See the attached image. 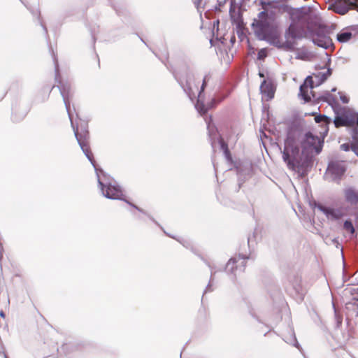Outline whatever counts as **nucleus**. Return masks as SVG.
<instances>
[{
	"label": "nucleus",
	"instance_id": "nucleus-31",
	"mask_svg": "<svg viewBox=\"0 0 358 358\" xmlns=\"http://www.w3.org/2000/svg\"><path fill=\"white\" fill-rule=\"evenodd\" d=\"M215 274V272L213 271V270L211 269V277H210V282L209 284L208 285L207 287H206V289L205 291V292L209 289V287L210 286V283L212 282V281L213 280V275Z\"/></svg>",
	"mask_w": 358,
	"mask_h": 358
},
{
	"label": "nucleus",
	"instance_id": "nucleus-35",
	"mask_svg": "<svg viewBox=\"0 0 358 358\" xmlns=\"http://www.w3.org/2000/svg\"><path fill=\"white\" fill-rule=\"evenodd\" d=\"M229 1H230V10H229V11L231 12L234 0H229Z\"/></svg>",
	"mask_w": 358,
	"mask_h": 358
},
{
	"label": "nucleus",
	"instance_id": "nucleus-3",
	"mask_svg": "<svg viewBox=\"0 0 358 358\" xmlns=\"http://www.w3.org/2000/svg\"><path fill=\"white\" fill-rule=\"evenodd\" d=\"M252 27L258 39L266 41L275 47L280 44L279 25L273 15L266 11L260 12L252 23Z\"/></svg>",
	"mask_w": 358,
	"mask_h": 358
},
{
	"label": "nucleus",
	"instance_id": "nucleus-12",
	"mask_svg": "<svg viewBox=\"0 0 358 358\" xmlns=\"http://www.w3.org/2000/svg\"><path fill=\"white\" fill-rule=\"evenodd\" d=\"M316 208L323 213L328 220L332 221L338 220L345 215L342 208L327 207L322 204L317 205Z\"/></svg>",
	"mask_w": 358,
	"mask_h": 358
},
{
	"label": "nucleus",
	"instance_id": "nucleus-25",
	"mask_svg": "<svg viewBox=\"0 0 358 358\" xmlns=\"http://www.w3.org/2000/svg\"><path fill=\"white\" fill-rule=\"evenodd\" d=\"M352 139H353L354 143L358 144V130L357 129H354Z\"/></svg>",
	"mask_w": 358,
	"mask_h": 358
},
{
	"label": "nucleus",
	"instance_id": "nucleus-1",
	"mask_svg": "<svg viewBox=\"0 0 358 358\" xmlns=\"http://www.w3.org/2000/svg\"><path fill=\"white\" fill-rule=\"evenodd\" d=\"M53 61L55 69V80L59 83L57 87L59 88L60 94L63 98V101L71 121V124L73 128L74 135L83 153L85 155L95 169L98 179V184L102 194L109 199L122 200L123 199V193L121 187L116 183V182H111L109 181L108 179L105 178L106 176L103 171L102 170H98L96 166L95 161L90 150L87 142L88 131L87 124L85 123H80L79 125V124L77 123L76 126H75L73 124L70 113V98L71 97V86L69 83H62L59 80V65L57 59L55 55H53Z\"/></svg>",
	"mask_w": 358,
	"mask_h": 358
},
{
	"label": "nucleus",
	"instance_id": "nucleus-15",
	"mask_svg": "<svg viewBox=\"0 0 358 358\" xmlns=\"http://www.w3.org/2000/svg\"><path fill=\"white\" fill-rule=\"evenodd\" d=\"M348 127L358 126V113L348 110L344 113Z\"/></svg>",
	"mask_w": 358,
	"mask_h": 358
},
{
	"label": "nucleus",
	"instance_id": "nucleus-8",
	"mask_svg": "<svg viewBox=\"0 0 358 358\" xmlns=\"http://www.w3.org/2000/svg\"><path fill=\"white\" fill-rule=\"evenodd\" d=\"M314 84L313 77L308 76L304 83L300 86L299 96L305 102H308L311 100V96L315 98V95L313 92Z\"/></svg>",
	"mask_w": 358,
	"mask_h": 358
},
{
	"label": "nucleus",
	"instance_id": "nucleus-37",
	"mask_svg": "<svg viewBox=\"0 0 358 358\" xmlns=\"http://www.w3.org/2000/svg\"><path fill=\"white\" fill-rule=\"evenodd\" d=\"M346 291H348V292L352 293V289H351V288H350V289H346Z\"/></svg>",
	"mask_w": 358,
	"mask_h": 358
},
{
	"label": "nucleus",
	"instance_id": "nucleus-7",
	"mask_svg": "<svg viewBox=\"0 0 358 358\" xmlns=\"http://www.w3.org/2000/svg\"><path fill=\"white\" fill-rule=\"evenodd\" d=\"M310 37L314 44L324 49H328L333 46L332 40L326 34L323 27H319L315 30L312 31Z\"/></svg>",
	"mask_w": 358,
	"mask_h": 358
},
{
	"label": "nucleus",
	"instance_id": "nucleus-19",
	"mask_svg": "<svg viewBox=\"0 0 358 358\" xmlns=\"http://www.w3.org/2000/svg\"><path fill=\"white\" fill-rule=\"evenodd\" d=\"M290 336L288 338H284L285 341L287 343H289L291 345H293L294 346L296 347L297 348H299V345L297 342V340L296 338L295 334L292 330H290Z\"/></svg>",
	"mask_w": 358,
	"mask_h": 358
},
{
	"label": "nucleus",
	"instance_id": "nucleus-23",
	"mask_svg": "<svg viewBox=\"0 0 358 358\" xmlns=\"http://www.w3.org/2000/svg\"><path fill=\"white\" fill-rule=\"evenodd\" d=\"M343 229L350 232V234L355 233V227L352 224V222L350 220H345L343 224Z\"/></svg>",
	"mask_w": 358,
	"mask_h": 358
},
{
	"label": "nucleus",
	"instance_id": "nucleus-9",
	"mask_svg": "<svg viewBox=\"0 0 358 358\" xmlns=\"http://www.w3.org/2000/svg\"><path fill=\"white\" fill-rule=\"evenodd\" d=\"M246 259H248V257L245 255H239L238 258H231L226 265V271L234 273L235 275L238 271L243 272L245 269V261Z\"/></svg>",
	"mask_w": 358,
	"mask_h": 358
},
{
	"label": "nucleus",
	"instance_id": "nucleus-38",
	"mask_svg": "<svg viewBox=\"0 0 358 358\" xmlns=\"http://www.w3.org/2000/svg\"><path fill=\"white\" fill-rule=\"evenodd\" d=\"M259 76H260V77H264V74H263V73H259Z\"/></svg>",
	"mask_w": 358,
	"mask_h": 358
},
{
	"label": "nucleus",
	"instance_id": "nucleus-36",
	"mask_svg": "<svg viewBox=\"0 0 358 358\" xmlns=\"http://www.w3.org/2000/svg\"><path fill=\"white\" fill-rule=\"evenodd\" d=\"M0 315H1V317H5V313H4L3 311H1V312H0Z\"/></svg>",
	"mask_w": 358,
	"mask_h": 358
},
{
	"label": "nucleus",
	"instance_id": "nucleus-27",
	"mask_svg": "<svg viewBox=\"0 0 358 358\" xmlns=\"http://www.w3.org/2000/svg\"><path fill=\"white\" fill-rule=\"evenodd\" d=\"M296 58L299 59H306V53L304 52H299L296 55Z\"/></svg>",
	"mask_w": 358,
	"mask_h": 358
},
{
	"label": "nucleus",
	"instance_id": "nucleus-4",
	"mask_svg": "<svg viewBox=\"0 0 358 358\" xmlns=\"http://www.w3.org/2000/svg\"><path fill=\"white\" fill-rule=\"evenodd\" d=\"M282 154L284 162L292 171L304 168L308 165V156L304 154L303 150L300 151L299 143L291 136H288L285 139Z\"/></svg>",
	"mask_w": 358,
	"mask_h": 358
},
{
	"label": "nucleus",
	"instance_id": "nucleus-13",
	"mask_svg": "<svg viewBox=\"0 0 358 358\" xmlns=\"http://www.w3.org/2000/svg\"><path fill=\"white\" fill-rule=\"evenodd\" d=\"M344 196L345 201L350 205L358 204V189L349 187L344 189Z\"/></svg>",
	"mask_w": 358,
	"mask_h": 358
},
{
	"label": "nucleus",
	"instance_id": "nucleus-5",
	"mask_svg": "<svg viewBox=\"0 0 358 358\" xmlns=\"http://www.w3.org/2000/svg\"><path fill=\"white\" fill-rule=\"evenodd\" d=\"M324 143L323 138L314 136L312 133L308 132L306 134L303 141L301 142V147L304 154L308 156V162L311 161L313 153L317 155L322 149Z\"/></svg>",
	"mask_w": 358,
	"mask_h": 358
},
{
	"label": "nucleus",
	"instance_id": "nucleus-30",
	"mask_svg": "<svg viewBox=\"0 0 358 358\" xmlns=\"http://www.w3.org/2000/svg\"><path fill=\"white\" fill-rule=\"evenodd\" d=\"M178 241L180 243H181L183 245V246H185V248H189V246L190 245V243L187 241H186V240H183V239L182 240H178Z\"/></svg>",
	"mask_w": 358,
	"mask_h": 358
},
{
	"label": "nucleus",
	"instance_id": "nucleus-41",
	"mask_svg": "<svg viewBox=\"0 0 358 358\" xmlns=\"http://www.w3.org/2000/svg\"><path fill=\"white\" fill-rule=\"evenodd\" d=\"M357 315L358 316V311H357Z\"/></svg>",
	"mask_w": 358,
	"mask_h": 358
},
{
	"label": "nucleus",
	"instance_id": "nucleus-10",
	"mask_svg": "<svg viewBox=\"0 0 358 358\" xmlns=\"http://www.w3.org/2000/svg\"><path fill=\"white\" fill-rule=\"evenodd\" d=\"M345 167L343 162H331L327 167L326 177H330L331 180L339 179L345 173Z\"/></svg>",
	"mask_w": 358,
	"mask_h": 358
},
{
	"label": "nucleus",
	"instance_id": "nucleus-24",
	"mask_svg": "<svg viewBox=\"0 0 358 358\" xmlns=\"http://www.w3.org/2000/svg\"><path fill=\"white\" fill-rule=\"evenodd\" d=\"M339 94H340V99L343 103H348L349 102V98L346 95H345L342 93H340V92H339Z\"/></svg>",
	"mask_w": 358,
	"mask_h": 358
},
{
	"label": "nucleus",
	"instance_id": "nucleus-21",
	"mask_svg": "<svg viewBox=\"0 0 358 358\" xmlns=\"http://www.w3.org/2000/svg\"><path fill=\"white\" fill-rule=\"evenodd\" d=\"M334 122L336 127H339L342 126L348 127L344 114L341 116H336L334 120Z\"/></svg>",
	"mask_w": 358,
	"mask_h": 358
},
{
	"label": "nucleus",
	"instance_id": "nucleus-17",
	"mask_svg": "<svg viewBox=\"0 0 358 358\" xmlns=\"http://www.w3.org/2000/svg\"><path fill=\"white\" fill-rule=\"evenodd\" d=\"M322 101L327 102L329 105L333 106L337 103L336 99L329 92H325L324 95L319 97Z\"/></svg>",
	"mask_w": 358,
	"mask_h": 358
},
{
	"label": "nucleus",
	"instance_id": "nucleus-28",
	"mask_svg": "<svg viewBox=\"0 0 358 358\" xmlns=\"http://www.w3.org/2000/svg\"><path fill=\"white\" fill-rule=\"evenodd\" d=\"M351 150L358 156V144L352 143Z\"/></svg>",
	"mask_w": 358,
	"mask_h": 358
},
{
	"label": "nucleus",
	"instance_id": "nucleus-11",
	"mask_svg": "<svg viewBox=\"0 0 358 358\" xmlns=\"http://www.w3.org/2000/svg\"><path fill=\"white\" fill-rule=\"evenodd\" d=\"M206 121L207 124V129L209 138L213 148H215V145L217 141L220 144L222 149L224 150V152L226 154H227L229 152L227 149V145L224 143L222 139L220 137L217 129L214 127L213 124H211L210 120Z\"/></svg>",
	"mask_w": 358,
	"mask_h": 358
},
{
	"label": "nucleus",
	"instance_id": "nucleus-32",
	"mask_svg": "<svg viewBox=\"0 0 358 358\" xmlns=\"http://www.w3.org/2000/svg\"><path fill=\"white\" fill-rule=\"evenodd\" d=\"M201 1H202V0H195L194 1V4L198 10L199 9V8L201 6Z\"/></svg>",
	"mask_w": 358,
	"mask_h": 358
},
{
	"label": "nucleus",
	"instance_id": "nucleus-2",
	"mask_svg": "<svg viewBox=\"0 0 358 358\" xmlns=\"http://www.w3.org/2000/svg\"><path fill=\"white\" fill-rule=\"evenodd\" d=\"M174 76L190 100L194 102L196 99L195 108L201 115H204L210 106L204 104L202 93L210 76L208 74L203 77L201 86H199L201 80L196 79L192 74L188 73L183 77L178 73H174Z\"/></svg>",
	"mask_w": 358,
	"mask_h": 358
},
{
	"label": "nucleus",
	"instance_id": "nucleus-39",
	"mask_svg": "<svg viewBox=\"0 0 358 358\" xmlns=\"http://www.w3.org/2000/svg\"><path fill=\"white\" fill-rule=\"evenodd\" d=\"M42 26H43V28L45 32H47V30H46L45 27L43 25H42Z\"/></svg>",
	"mask_w": 358,
	"mask_h": 358
},
{
	"label": "nucleus",
	"instance_id": "nucleus-33",
	"mask_svg": "<svg viewBox=\"0 0 358 358\" xmlns=\"http://www.w3.org/2000/svg\"><path fill=\"white\" fill-rule=\"evenodd\" d=\"M327 77L328 78L331 74V69L330 68H328L327 71L326 72H324Z\"/></svg>",
	"mask_w": 358,
	"mask_h": 358
},
{
	"label": "nucleus",
	"instance_id": "nucleus-40",
	"mask_svg": "<svg viewBox=\"0 0 358 358\" xmlns=\"http://www.w3.org/2000/svg\"><path fill=\"white\" fill-rule=\"evenodd\" d=\"M331 91H332V92H335V91H336V88H333V89L331 90Z\"/></svg>",
	"mask_w": 358,
	"mask_h": 358
},
{
	"label": "nucleus",
	"instance_id": "nucleus-26",
	"mask_svg": "<svg viewBox=\"0 0 358 358\" xmlns=\"http://www.w3.org/2000/svg\"><path fill=\"white\" fill-rule=\"evenodd\" d=\"M351 146L352 144L343 143L341 145V148L344 151H349L350 150H351Z\"/></svg>",
	"mask_w": 358,
	"mask_h": 358
},
{
	"label": "nucleus",
	"instance_id": "nucleus-18",
	"mask_svg": "<svg viewBox=\"0 0 358 358\" xmlns=\"http://www.w3.org/2000/svg\"><path fill=\"white\" fill-rule=\"evenodd\" d=\"M317 123H321L322 126L327 127L328 124L331 122V119L325 115H319L315 117Z\"/></svg>",
	"mask_w": 358,
	"mask_h": 358
},
{
	"label": "nucleus",
	"instance_id": "nucleus-22",
	"mask_svg": "<svg viewBox=\"0 0 358 358\" xmlns=\"http://www.w3.org/2000/svg\"><path fill=\"white\" fill-rule=\"evenodd\" d=\"M349 10L348 6H341V5H335L334 6V10L339 14L344 15L348 13Z\"/></svg>",
	"mask_w": 358,
	"mask_h": 358
},
{
	"label": "nucleus",
	"instance_id": "nucleus-29",
	"mask_svg": "<svg viewBox=\"0 0 358 358\" xmlns=\"http://www.w3.org/2000/svg\"><path fill=\"white\" fill-rule=\"evenodd\" d=\"M266 55L265 51H264V50H261L259 52V53H258V58H259V59H263L264 57H266Z\"/></svg>",
	"mask_w": 358,
	"mask_h": 358
},
{
	"label": "nucleus",
	"instance_id": "nucleus-14",
	"mask_svg": "<svg viewBox=\"0 0 358 358\" xmlns=\"http://www.w3.org/2000/svg\"><path fill=\"white\" fill-rule=\"evenodd\" d=\"M261 93L266 96V100H270L274 96V89L271 83H268L265 80L260 85Z\"/></svg>",
	"mask_w": 358,
	"mask_h": 358
},
{
	"label": "nucleus",
	"instance_id": "nucleus-6",
	"mask_svg": "<svg viewBox=\"0 0 358 358\" xmlns=\"http://www.w3.org/2000/svg\"><path fill=\"white\" fill-rule=\"evenodd\" d=\"M301 38V32L298 26L292 23L285 33V41L280 38L277 48L286 51H293L296 45V39Z\"/></svg>",
	"mask_w": 358,
	"mask_h": 358
},
{
	"label": "nucleus",
	"instance_id": "nucleus-16",
	"mask_svg": "<svg viewBox=\"0 0 358 358\" xmlns=\"http://www.w3.org/2000/svg\"><path fill=\"white\" fill-rule=\"evenodd\" d=\"M352 37V32L346 29H344L337 34L336 39L340 43H346L349 41Z\"/></svg>",
	"mask_w": 358,
	"mask_h": 358
},
{
	"label": "nucleus",
	"instance_id": "nucleus-34",
	"mask_svg": "<svg viewBox=\"0 0 358 358\" xmlns=\"http://www.w3.org/2000/svg\"><path fill=\"white\" fill-rule=\"evenodd\" d=\"M126 202H127L128 204H129V205L132 206L134 208H136V209H137L138 210L141 211V209H139L136 206H135V205H134V204L130 203H129V201H126Z\"/></svg>",
	"mask_w": 358,
	"mask_h": 358
},
{
	"label": "nucleus",
	"instance_id": "nucleus-20",
	"mask_svg": "<svg viewBox=\"0 0 358 358\" xmlns=\"http://www.w3.org/2000/svg\"><path fill=\"white\" fill-rule=\"evenodd\" d=\"M313 76L316 81V85H321L327 79V77L324 72H318L317 73H314Z\"/></svg>",
	"mask_w": 358,
	"mask_h": 358
}]
</instances>
